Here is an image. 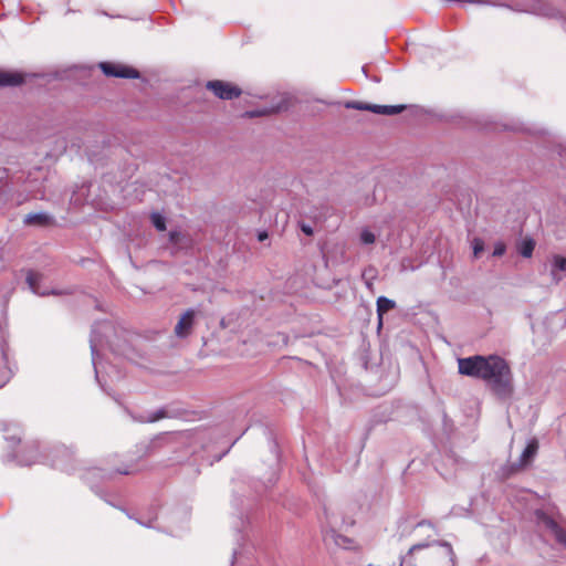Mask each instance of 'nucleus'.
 Here are the masks:
<instances>
[{
    "mask_svg": "<svg viewBox=\"0 0 566 566\" xmlns=\"http://www.w3.org/2000/svg\"><path fill=\"white\" fill-rule=\"evenodd\" d=\"M53 222V218L51 214L46 212H34L29 213L24 218V223L30 226H49Z\"/></svg>",
    "mask_w": 566,
    "mask_h": 566,
    "instance_id": "6e6552de",
    "label": "nucleus"
},
{
    "mask_svg": "<svg viewBox=\"0 0 566 566\" xmlns=\"http://www.w3.org/2000/svg\"><path fill=\"white\" fill-rule=\"evenodd\" d=\"M521 253L524 258L528 259L532 258L533 250H521Z\"/></svg>",
    "mask_w": 566,
    "mask_h": 566,
    "instance_id": "412c9836",
    "label": "nucleus"
},
{
    "mask_svg": "<svg viewBox=\"0 0 566 566\" xmlns=\"http://www.w3.org/2000/svg\"><path fill=\"white\" fill-rule=\"evenodd\" d=\"M171 240L175 241V233H170Z\"/></svg>",
    "mask_w": 566,
    "mask_h": 566,
    "instance_id": "cd10ccee",
    "label": "nucleus"
},
{
    "mask_svg": "<svg viewBox=\"0 0 566 566\" xmlns=\"http://www.w3.org/2000/svg\"><path fill=\"white\" fill-rule=\"evenodd\" d=\"M424 525L430 526V527L432 526L431 523L427 522V521H422V522L418 523V526H424Z\"/></svg>",
    "mask_w": 566,
    "mask_h": 566,
    "instance_id": "a878e982",
    "label": "nucleus"
},
{
    "mask_svg": "<svg viewBox=\"0 0 566 566\" xmlns=\"http://www.w3.org/2000/svg\"><path fill=\"white\" fill-rule=\"evenodd\" d=\"M40 279H41V275L34 271H29V273L27 275V282H28L30 289L34 293H39L38 283H39Z\"/></svg>",
    "mask_w": 566,
    "mask_h": 566,
    "instance_id": "4468645a",
    "label": "nucleus"
},
{
    "mask_svg": "<svg viewBox=\"0 0 566 566\" xmlns=\"http://www.w3.org/2000/svg\"><path fill=\"white\" fill-rule=\"evenodd\" d=\"M459 374L483 380L501 399L514 392L513 373L510 364L497 355H474L458 359Z\"/></svg>",
    "mask_w": 566,
    "mask_h": 566,
    "instance_id": "f257e3e1",
    "label": "nucleus"
},
{
    "mask_svg": "<svg viewBox=\"0 0 566 566\" xmlns=\"http://www.w3.org/2000/svg\"><path fill=\"white\" fill-rule=\"evenodd\" d=\"M505 250H493L492 256L500 258L504 254Z\"/></svg>",
    "mask_w": 566,
    "mask_h": 566,
    "instance_id": "4be33fe9",
    "label": "nucleus"
},
{
    "mask_svg": "<svg viewBox=\"0 0 566 566\" xmlns=\"http://www.w3.org/2000/svg\"><path fill=\"white\" fill-rule=\"evenodd\" d=\"M197 315L198 311L193 308L184 311L174 327L175 336L180 339L189 337L193 332Z\"/></svg>",
    "mask_w": 566,
    "mask_h": 566,
    "instance_id": "7ed1b4c3",
    "label": "nucleus"
},
{
    "mask_svg": "<svg viewBox=\"0 0 566 566\" xmlns=\"http://www.w3.org/2000/svg\"><path fill=\"white\" fill-rule=\"evenodd\" d=\"M493 248L500 249V248H506V247H505V244H504V243L499 242V243H495V244L493 245Z\"/></svg>",
    "mask_w": 566,
    "mask_h": 566,
    "instance_id": "bb28decb",
    "label": "nucleus"
},
{
    "mask_svg": "<svg viewBox=\"0 0 566 566\" xmlns=\"http://www.w3.org/2000/svg\"><path fill=\"white\" fill-rule=\"evenodd\" d=\"M323 539L327 545H334L345 549L356 548L352 538L344 536L334 530L326 531L323 535Z\"/></svg>",
    "mask_w": 566,
    "mask_h": 566,
    "instance_id": "0eeeda50",
    "label": "nucleus"
},
{
    "mask_svg": "<svg viewBox=\"0 0 566 566\" xmlns=\"http://www.w3.org/2000/svg\"><path fill=\"white\" fill-rule=\"evenodd\" d=\"M542 14H544V15H552V14H551V13H548V12H543Z\"/></svg>",
    "mask_w": 566,
    "mask_h": 566,
    "instance_id": "c85d7f7f",
    "label": "nucleus"
},
{
    "mask_svg": "<svg viewBox=\"0 0 566 566\" xmlns=\"http://www.w3.org/2000/svg\"><path fill=\"white\" fill-rule=\"evenodd\" d=\"M467 2L476 4H489L486 0H468Z\"/></svg>",
    "mask_w": 566,
    "mask_h": 566,
    "instance_id": "5701e85b",
    "label": "nucleus"
},
{
    "mask_svg": "<svg viewBox=\"0 0 566 566\" xmlns=\"http://www.w3.org/2000/svg\"><path fill=\"white\" fill-rule=\"evenodd\" d=\"M518 248H535V241L532 238H526L524 239L522 245H520Z\"/></svg>",
    "mask_w": 566,
    "mask_h": 566,
    "instance_id": "a211bd4d",
    "label": "nucleus"
},
{
    "mask_svg": "<svg viewBox=\"0 0 566 566\" xmlns=\"http://www.w3.org/2000/svg\"><path fill=\"white\" fill-rule=\"evenodd\" d=\"M537 450H538V442H537V440L533 439L532 441L528 442V444L524 449L522 457H521V462L523 464H527L534 458V455L537 453Z\"/></svg>",
    "mask_w": 566,
    "mask_h": 566,
    "instance_id": "f8f14e48",
    "label": "nucleus"
},
{
    "mask_svg": "<svg viewBox=\"0 0 566 566\" xmlns=\"http://www.w3.org/2000/svg\"><path fill=\"white\" fill-rule=\"evenodd\" d=\"M483 252H484V250H473L472 258L479 259Z\"/></svg>",
    "mask_w": 566,
    "mask_h": 566,
    "instance_id": "b1692460",
    "label": "nucleus"
},
{
    "mask_svg": "<svg viewBox=\"0 0 566 566\" xmlns=\"http://www.w3.org/2000/svg\"><path fill=\"white\" fill-rule=\"evenodd\" d=\"M99 69L106 76L119 78H137L139 73L137 70L118 63L101 62Z\"/></svg>",
    "mask_w": 566,
    "mask_h": 566,
    "instance_id": "39448f33",
    "label": "nucleus"
},
{
    "mask_svg": "<svg viewBox=\"0 0 566 566\" xmlns=\"http://www.w3.org/2000/svg\"><path fill=\"white\" fill-rule=\"evenodd\" d=\"M396 306L392 300H389L385 296H380L377 300V315H378V325L381 327L384 315L392 310Z\"/></svg>",
    "mask_w": 566,
    "mask_h": 566,
    "instance_id": "9d476101",
    "label": "nucleus"
},
{
    "mask_svg": "<svg viewBox=\"0 0 566 566\" xmlns=\"http://www.w3.org/2000/svg\"><path fill=\"white\" fill-rule=\"evenodd\" d=\"M120 474H130L134 471L133 470H117Z\"/></svg>",
    "mask_w": 566,
    "mask_h": 566,
    "instance_id": "393cba45",
    "label": "nucleus"
},
{
    "mask_svg": "<svg viewBox=\"0 0 566 566\" xmlns=\"http://www.w3.org/2000/svg\"><path fill=\"white\" fill-rule=\"evenodd\" d=\"M471 248H474V249L484 248V242L481 239L474 238Z\"/></svg>",
    "mask_w": 566,
    "mask_h": 566,
    "instance_id": "aec40b11",
    "label": "nucleus"
},
{
    "mask_svg": "<svg viewBox=\"0 0 566 566\" xmlns=\"http://www.w3.org/2000/svg\"><path fill=\"white\" fill-rule=\"evenodd\" d=\"M207 90L211 91L214 96H217L220 99H233L241 95L242 91L239 86L220 81V80H213L208 81L206 84Z\"/></svg>",
    "mask_w": 566,
    "mask_h": 566,
    "instance_id": "20e7f679",
    "label": "nucleus"
},
{
    "mask_svg": "<svg viewBox=\"0 0 566 566\" xmlns=\"http://www.w3.org/2000/svg\"><path fill=\"white\" fill-rule=\"evenodd\" d=\"M360 241L363 244H373L375 242V234L368 229L360 232Z\"/></svg>",
    "mask_w": 566,
    "mask_h": 566,
    "instance_id": "2eb2a0df",
    "label": "nucleus"
},
{
    "mask_svg": "<svg viewBox=\"0 0 566 566\" xmlns=\"http://www.w3.org/2000/svg\"><path fill=\"white\" fill-rule=\"evenodd\" d=\"M431 545H440L444 548H447L449 555L451 556V559H453L454 557V552H453V548L451 546L450 543L446 542V541H433L432 543H429V542H426V543H419V544H415L412 545L409 551H408V554L409 555H412L413 553H416L417 551H420V549H423V548H427Z\"/></svg>",
    "mask_w": 566,
    "mask_h": 566,
    "instance_id": "1a4fd4ad",
    "label": "nucleus"
},
{
    "mask_svg": "<svg viewBox=\"0 0 566 566\" xmlns=\"http://www.w3.org/2000/svg\"><path fill=\"white\" fill-rule=\"evenodd\" d=\"M300 228L306 235H312L314 232L312 226L304 222L300 224Z\"/></svg>",
    "mask_w": 566,
    "mask_h": 566,
    "instance_id": "f3484780",
    "label": "nucleus"
},
{
    "mask_svg": "<svg viewBox=\"0 0 566 566\" xmlns=\"http://www.w3.org/2000/svg\"><path fill=\"white\" fill-rule=\"evenodd\" d=\"M269 238V233L265 230L258 231V240L264 242Z\"/></svg>",
    "mask_w": 566,
    "mask_h": 566,
    "instance_id": "6ab92c4d",
    "label": "nucleus"
},
{
    "mask_svg": "<svg viewBox=\"0 0 566 566\" xmlns=\"http://www.w3.org/2000/svg\"><path fill=\"white\" fill-rule=\"evenodd\" d=\"M150 220H151V223L153 226L158 230V231H164L166 230V219L163 214H160L159 212H153L151 216H150Z\"/></svg>",
    "mask_w": 566,
    "mask_h": 566,
    "instance_id": "ddd939ff",
    "label": "nucleus"
},
{
    "mask_svg": "<svg viewBox=\"0 0 566 566\" xmlns=\"http://www.w3.org/2000/svg\"><path fill=\"white\" fill-rule=\"evenodd\" d=\"M554 265L556 269L560 271L566 270V258L556 255L554 260Z\"/></svg>",
    "mask_w": 566,
    "mask_h": 566,
    "instance_id": "dca6fc26",
    "label": "nucleus"
},
{
    "mask_svg": "<svg viewBox=\"0 0 566 566\" xmlns=\"http://www.w3.org/2000/svg\"><path fill=\"white\" fill-rule=\"evenodd\" d=\"M22 83V77L17 73L0 71V86H17Z\"/></svg>",
    "mask_w": 566,
    "mask_h": 566,
    "instance_id": "9b49d317",
    "label": "nucleus"
},
{
    "mask_svg": "<svg viewBox=\"0 0 566 566\" xmlns=\"http://www.w3.org/2000/svg\"><path fill=\"white\" fill-rule=\"evenodd\" d=\"M345 107L348 109L368 111L375 114L387 116L399 114L406 108L405 105H377L358 101L346 102Z\"/></svg>",
    "mask_w": 566,
    "mask_h": 566,
    "instance_id": "f03ea898",
    "label": "nucleus"
},
{
    "mask_svg": "<svg viewBox=\"0 0 566 566\" xmlns=\"http://www.w3.org/2000/svg\"><path fill=\"white\" fill-rule=\"evenodd\" d=\"M535 517L539 523H543L555 536L556 541L566 547V531L563 530L558 523L543 510L535 511Z\"/></svg>",
    "mask_w": 566,
    "mask_h": 566,
    "instance_id": "423d86ee",
    "label": "nucleus"
}]
</instances>
